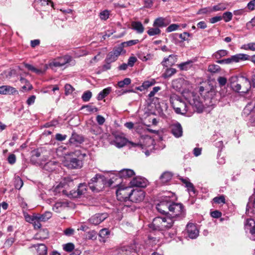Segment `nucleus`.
<instances>
[{
  "label": "nucleus",
  "instance_id": "34",
  "mask_svg": "<svg viewBox=\"0 0 255 255\" xmlns=\"http://www.w3.org/2000/svg\"><path fill=\"white\" fill-rule=\"evenodd\" d=\"M34 248L37 247L36 250L38 255H46L47 248L44 244H39L37 246H33Z\"/></svg>",
  "mask_w": 255,
  "mask_h": 255
},
{
  "label": "nucleus",
  "instance_id": "44",
  "mask_svg": "<svg viewBox=\"0 0 255 255\" xmlns=\"http://www.w3.org/2000/svg\"><path fill=\"white\" fill-rule=\"evenodd\" d=\"M35 3L40 6H44L46 5H48L49 2L51 4V6L53 7L54 4L52 1L51 0H35Z\"/></svg>",
  "mask_w": 255,
  "mask_h": 255
},
{
  "label": "nucleus",
  "instance_id": "37",
  "mask_svg": "<svg viewBox=\"0 0 255 255\" xmlns=\"http://www.w3.org/2000/svg\"><path fill=\"white\" fill-rule=\"evenodd\" d=\"M228 52L226 50H220L214 53L213 57L218 60L223 57L228 55Z\"/></svg>",
  "mask_w": 255,
  "mask_h": 255
},
{
  "label": "nucleus",
  "instance_id": "35",
  "mask_svg": "<svg viewBox=\"0 0 255 255\" xmlns=\"http://www.w3.org/2000/svg\"><path fill=\"white\" fill-rule=\"evenodd\" d=\"M58 163L55 161L49 160L46 162L44 165V168L49 171L54 170Z\"/></svg>",
  "mask_w": 255,
  "mask_h": 255
},
{
  "label": "nucleus",
  "instance_id": "42",
  "mask_svg": "<svg viewBox=\"0 0 255 255\" xmlns=\"http://www.w3.org/2000/svg\"><path fill=\"white\" fill-rule=\"evenodd\" d=\"M36 238L45 239L48 237V231L47 229L40 230L36 235Z\"/></svg>",
  "mask_w": 255,
  "mask_h": 255
},
{
  "label": "nucleus",
  "instance_id": "10",
  "mask_svg": "<svg viewBox=\"0 0 255 255\" xmlns=\"http://www.w3.org/2000/svg\"><path fill=\"white\" fill-rule=\"evenodd\" d=\"M70 61L71 57L69 56L66 55L63 57H59L50 62L47 65L48 68H50L54 70L55 67H62Z\"/></svg>",
  "mask_w": 255,
  "mask_h": 255
},
{
  "label": "nucleus",
  "instance_id": "18",
  "mask_svg": "<svg viewBox=\"0 0 255 255\" xmlns=\"http://www.w3.org/2000/svg\"><path fill=\"white\" fill-rule=\"evenodd\" d=\"M105 180L104 176H101L94 185H90V189L94 192H99L104 187Z\"/></svg>",
  "mask_w": 255,
  "mask_h": 255
},
{
  "label": "nucleus",
  "instance_id": "9",
  "mask_svg": "<svg viewBox=\"0 0 255 255\" xmlns=\"http://www.w3.org/2000/svg\"><path fill=\"white\" fill-rule=\"evenodd\" d=\"M132 189L130 187H120L117 190V199L121 201L130 199Z\"/></svg>",
  "mask_w": 255,
  "mask_h": 255
},
{
  "label": "nucleus",
  "instance_id": "16",
  "mask_svg": "<svg viewBox=\"0 0 255 255\" xmlns=\"http://www.w3.org/2000/svg\"><path fill=\"white\" fill-rule=\"evenodd\" d=\"M188 236L191 239H195L199 235V231L196 226L193 223H189L186 226Z\"/></svg>",
  "mask_w": 255,
  "mask_h": 255
},
{
  "label": "nucleus",
  "instance_id": "32",
  "mask_svg": "<svg viewBox=\"0 0 255 255\" xmlns=\"http://www.w3.org/2000/svg\"><path fill=\"white\" fill-rule=\"evenodd\" d=\"M155 82L153 79L145 81L141 86L137 87L136 89L140 91H142L145 89H147L149 87L152 86L155 84Z\"/></svg>",
  "mask_w": 255,
  "mask_h": 255
},
{
  "label": "nucleus",
  "instance_id": "17",
  "mask_svg": "<svg viewBox=\"0 0 255 255\" xmlns=\"http://www.w3.org/2000/svg\"><path fill=\"white\" fill-rule=\"evenodd\" d=\"M86 185L80 184L76 191H70V195L73 198H79L86 193Z\"/></svg>",
  "mask_w": 255,
  "mask_h": 255
},
{
  "label": "nucleus",
  "instance_id": "41",
  "mask_svg": "<svg viewBox=\"0 0 255 255\" xmlns=\"http://www.w3.org/2000/svg\"><path fill=\"white\" fill-rule=\"evenodd\" d=\"M147 33L149 36H154L159 35L161 33V30L157 27H151L149 28Z\"/></svg>",
  "mask_w": 255,
  "mask_h": 255
},
{
  "label": "nucleus",
  "instance_id": "50",
  "mask_svg": "<svg viewBox=\"0 0 255 255\" xmlns=\"http://www.w3.org/2000/svg\"><path fill=\"white\" fill-rule=\"evenodd\" d=\"M242 48L246 50H250L255 51V42H252L247 44H244L242 46Z\"/></svg>",
  "mask_w": 255,
  "mask_h": 255
},
{
  "label": "nucleus",
  "instance_id": "23",
  "mask_svg": "<svg viewBox=\"0 0 255 255\" xmlns=\"http://www.w3.org/2000/svg\"><path fill=\"white\" fill-rule=\"evenodd\" d=\"M177 61V57L176 55H170L168 57L165 58L162 62V65L168 67L173 65Z\"/></svg>",
  "mask_w": 255,
  "mask_h": 255
},
{
  "label": "nucleus",
  "instance_id": "59",
  "mask_svg": "<svg viewBox=\"0 0 255 255\" xmlns=\"http://www.w3.org/2000/svg\"><path fill=\"white\" fill-rule=\"evenodd\" d=\"M74 249V245L73 243H67L63 245V249L64 251L71 252Z\"/></svg>",
  "mask_w": 255,
  "mask_h": 255
},
{
  "label": "nucleus",
  "instance_id": "8",
  "mask_svg": "<svg viewBox=\"0 0 255 255\" xmlns=\"http://www.w3.org/2000/svg\"><path fill=\"white\" fill-rule=\"evenodd\" d=\"M163 198L157 205V210L162 214L168 213L169 211V206L171 205L172 202L170 200V195H165Z\"/></svg>",
  "mask_w": 255,
  "mask_h": 255
},
{
  "label": "nucleus",
  "instance_id": "26",
  "mask_svg": "<svg viewBox=\"0 0 255 255\" xmlns=\"http://www.w3.org/2000/svg\"><path fill=\"white\" fill-rule=\"evenodd\" d=\"M231 59L232 63H237L241 61L249 60L250 56L246 54L240 53L232 56Z\"/></svg>",
  "mask_w": 255,
  "mask_h": 255
},
{
  "label": "nucleus",
  "instance_id": "40",
  "mask_svg": "<svg viewBox=\"0 0 255 255\" xmlns=\"http://www.w3.org/2000/svg\"><path fill=\"white\" fill-rule=\"evenodd\" d=\"M177 71L175 68H167L163 74V77L168 78L171 77L176 73Z\"/></svg>",
  "mask_w": 255,
  "mask_h": 255
},
{
  "label": "nucleus",
  "instance_id": "56",
  "mask_svg": "<svg viewBox=\"0 0 255 255\" xmlns=\"http://www.w3.org/2000/svg\"><path fill=\"white\" fill-rule=\"evenodd\" d=\"M139 42L138 39L130 40L127 42L122 43V44L124 47L125 46H130L133 45H135Z\"/></svg>",
  "mask_w": 255,
  "mask_h": 255
},
{
  "label": "nucleus",
  "instance_id": "64",
  "mask_svg": "<svg viewBox=\"0 0 255 255\" xmlns=\"http://www.w3.org/2000/svg\"><path fill=\"white\" fill-rule=\"evenodd\" d=\"M190 34L188 32H185L179 35V37L182 41H186L188 40V37L190 36Z\"/></svg>",
  "mask_w": 255,
  "mask_h": 255
},
{
  "label": "nucleus",
  "instance_id": "21",
  "mask_svg": "<svg viewBox=\"0 0 255 255\" xmlns=\"http://www.w3.org/2000/svg\"><path fill=\"white\" fill-rule=\"evenodd\" d=\"M171 129L172 133L175 137H179L182 135V128L179 123H177L171 125Z\"/></svg>",
  "mask_w": 255,
  "mask_h": 255
},
{
  "label": "nucleus",
  "instance_id": "31",
  "mask_svg": "<svg viewBox=\"0 0 255 255\" xmlns=\"http://www.w3.org/2000/svg\"><path fill=\"white\" fill-rule=\"evenodd\" d=\"M162 219H164V224L163 225H165L164 230H166L170 229L173 225L174 219L168 216L162 217Z\"/></svg>",
  "mask_w": 255,
  "mask_h": 255
},
{
  "label": "nucleus",
  "instance_id": "60",
  "mask_svg": "<svg viewBox=\"0 0 255 255\" xmlns=\"http://www.w3.org/2000/svg\"><path fill=\"white\" fill-rule=\"evenodd\" d=\"M110 235V231L106 228L103 229L99 232V236L103 238L107 237Z\"/></svg>",
  "mask_w": 255,
  "mask_h": 255
},
{
  "label": "nucleus",
  "instance_id": "36",
  "mask_svg": "<svg viewBox=\"0 0 255 255\" xmlns=\"http://www.w3.org/2000/svg\"><path fill=\"white\" fill-rule=\"evenodd\" d=\"M111 88L108 87L102 90L99 94L97 97L98 100H102L106 97L111 91Z\"/></svg>",
  "mask_w": 255,
  "mask_h": 255
},
{
  "label": "nucleus",
  "instance_id": "27",
  "mask_svg": "<svg viewBox=\"0 0 255 255\" xmlns=\"http://www.w3.org/2000/svg\"><path fill=\"white\" fill-rule=\"evenodd\" d=\"M134 174L133 170L130 169H123L118 173V176L120 178H127L131 177Z\"/></svg>",
  "mask_w": 255,
  "mask_h": 255
},
{
  "label": "nucleus",
  "instance_id": "38",
  "mask_svg": "<svg viewBox=\"0 0 255 255\" xmlns=\"http://www.w3.org/2000/svg\"><path fill=\"white\" fill-rule=\"evenodd\" d=\"M123 48L124 46L121 43L118 46L115 47L112 52L115 56L118 57L123 52H125V51H124Z\"/></svg>",
  "mask_w": 255,
  "mask_h": 255
},
{
  "label": "nucleus",
  "instance_id": "30",
  "mask_svg": "<svg viewBox=\"0 0 255 255\" xmlns=\"http://www.w3.org/2000/svg\"><path fill=\"white\" fill-rule=\"evenodd\" d=\"M134 245L123 246L121 248V252L126 255H130L132 253L135 252Z\"/></svg>",
  "mask_w": 255,
  "mask_h": 255
},
{
  "label": "nucleus",
  "instance_id": "43",
  "mask_svg": "<svg viewBox=\"0 0 255 255\" xmlns=\"http://www.w3.org/2000/svg\"><path fill=\"white\" fill-rule=\"evenodd\" d=\"M192 61H186L178 65V67L181 70H187L192 66Z\"/></svg>",
  "mask_w": 255,
  "mask_h": 255
},
{
  "label": "nucleus",
  "instance_id": "7",
  "mask_svg": "<svg viewBox=\"0 0 255 255\" xmlns=\"http://www.w3.org/2000/svg\"><path fill=\"white\" fill-rule=\"evenodd\" d=\"M169 212L171 213V218H173V219L178 217H183L185 215L183 206L180 203L172 202L171 205L169 206Z\"/></svg>",
  "mask_w": 255,
  "mask_h": 255
},
{
  "label": "nucleus",
  "instance_id": "57",
  "mask_svg": "<svg viewBox=\"0 0 255 255\" xmlns=\"http://www.w3.org/2000/svg\"><path fill=\"white\" fill-rule=\"evenodd\" d=\"M110 14V11L108 10H105L101 11L100 13V17L102 20H107L109 17Z\"/></svg>",
  "mask_w": 255,
  "mask_h": 255
},
{
  "label": "nucleus",
  "instance_id": "61",
  "mask_svg": "<svg viewBox=\"0 0 255 255\" xmlns=\"http://www.w3.org/2000/svg\"><path fill=\"white\" fill-rule=\"evenodd\" d=\"M232 16L233 15L231 12H226L223 14V16H222V17L226 22H228L232 19Z\"/></svg>",
  "mask_w": 255,
  "mask_h": 255
},
{
  "label": "nucleus",
  "instance_id": "51",
  "mask_svg": "<svg viewBox=\"0 0 255 255\" xmlns=\"http://www.w3.org/2000/svg\"><path fill=\"white\" fill-rule=\"evenodd\" d=\"M219 66L215 64H211L208 66V70L211 73H216L220 71Z\"/></svg>",
  "mask_w": 255,
  "mask_h": 255
},
{
  "label": "nucleus",
  "instance_id": "25",
  "mask_svg": "<svg viewBox=\"0 0 255 255\" xmlns=\"http://www.w3.org/2000/svg\"><path fill=\"white\" fill-rule=\"evenodd\" d=\"M68 203L65 201H58L56 202L53 206V210L57 213L63 211L65 208L68 207Z\"/></svg>",
  "mask_w": 255,
  "mask_h": 255
},
{
  "label": "nucleus",
  "instance_id": "5",
  "mask_svg": "<svg viewBox=\"0 0 255 255\" xmlns=\"http://www.w3.org/2000/svg\"><path fill=\"white\" fill-rule=\"evenodd\" d=\"M74 185V182L70 177H64L58 184L54 187L53 191L56 193L62 192L64 194H67V190L73 187Z\"/></svg>",
  "mask_w": 255,
  "mask_h": 255
},
{
  "label": "nucleus",
  "instance_id": "33",
  "mask_svg": "<svg viewBox=\"0 0 255 255\" xmlns=\"http://www.w3.org/2000/svg\"><path fill=\"white\" fill-rule=\"evenodd\" d=\"M172 177V174L170 172H164L160 177V180L163 183H166Z\"/></svg>",
  "mask_w": 255,
  "mask_h": 255
},
{
  "label": "nucleus",
  "instance_id": "6",
  "mask_svg": "<svg viewBox=\"0 0 255 255\" xmlns=\"http://www.w3.org/2000/svg\"><path fill=\"white\" fill-rule=\"evenodd\" d=\"M233 89L239 93H247L251 88L250 81L246 78L242 77L239 83H233Z\"/></svg>",
  "mask_w": 255,
  "mask_h": 255
},
{
  "label": "nucleus",
  "instance_id": "19",
  "mask_svg": "<svg viewBox=\"0 0 255 255\" xmlns=\"http://www.w3.org/2000/svg\"><path fill=\"white\" fill-rule=\"evenodd\" d=\"M18 93L17 90L13 87L8 85L0 86V94L1 95H14Z\"/></svg>",
  "mask_w": 255,
  "mask_h": 255
},
{
  "label": "nucleus",
  "instance_id": "1",
  "mask_svg": "<svg viewBox=\"0 0 255 255\" xmlns=\"http://www.w3.org/2000/svg\"><path fill=\"white\" fill-rule=\"evenodd\" d=\"M172 87L177 91H182L183 96L190 104L198 113H201L204 109V105L199 96L194 92L187 90L190 87L189 81L183 78H178L172 82Z\"/></svg>",
  "mask_w": 255,
  "mask_h": 255
},
{
  "label": "nucleus",
  "instance_id": "28",
  "mask_svg": "<svg viewBox=\"0 0 255 255\" xmlns=\"http://www.w3.org/2000/svg\"><path fill=\"white\" fill-rule=\"evenodd\" d=\"M169 23L167 20L163 17H158L154 20L153 22V26L159 27H165Z\"/></svg>",
  "mask_w": 255,
  "mask_h": 255
},
{
  "label": "nucleus",
  "instance_id": "15",
  "mask_svg": "<svg viewBox=\"0 0 255 255\" xmlns=\"http://www.w3.org/2000/svg\"><path fill=\"white\" fill-rule=\"evenodd\" d=\"M130 184L131 186L144 188L147 184V180L143 177L136 176L131 180Z\"/></svg>",
  "mask_w": 255,
  "mask_h": 255
},
{
  "label": "nucleus",
  "instance_id": "55",
  "mask_svg": "<svg viewBox=\"0 0 255 255\" xmlns=\"http://www.w3.org/2000/svg\"><path fill=\"white\" fill-rule=\"evenodd\" d=\"M92 97V92L90 91H87L84 92L82 96V99L84 102H88L90 100Z\"/></svg>",
  "mask_w": 255,
  "mask_h": 255
},
{
  "label": "nucleus",
  "instance_id": "52",
  "mask_svg": "<svg viewBox=\"0 0 255 255\" xmlns=\"http://www.w3.org/2000/svg\"><path fill=\"white\" fill-rule=\"evenodd\" d=\"M212 8V12L213 11H220L223 10L226 8V6L225 4L219 3L216 5H214Z\"/></svg>",
  "mask_w": 255,
  "mask_h": 255
},
{
  "label": "nucleus",
  "instance_id": "29",
  "mask_svg": "<svg viewBox=\"0 0 255 255\" xmlns=\"http://www.w3.org/2000/svg\"><path fill=\"white\" fill-rule=\"evenodd\" d=\"M132 28L137 33L141 34L144 31V28L139 21H132L131 24Z\"/></svg>",
  "mask_w": 255,
  "mask_h": 255
},
{
  "label": "nucleus",
  "instance_id": "39",
  "mask_svg": "<svg viewBox=\"0 0 255 255\" xmlns=\"http://www.w3.org/2000/svg\"><path fill=\"white\" fill-rule=\"evenodd\" d=\"M39 217L38 219H40L42 222H46L52 217V213L50 212H45L44 214H36Z\"/></svg>",
  "mask_w": 255,
  "mask_h": 255
},
{
  "label": "nucleus",
  "instance_id": "58",
  "mask_svg": "<svg viewBox=\"0 0 255 255\" xmlns=\"http://www.w3.org/2000/svg\"><path fill=\"white\" fill-rule=\"evenodd\" d=\"M65 94L66 95L71 94L73 92L74 89V88L70 84H67L65 85Z\"/></svg>",
  "mask_w": 255,
  "mask_h": 255
},
{
  "label": "nucleus",
  "instance_id": "49",
  "mask_svg": "<svg viewBox=\"0 0 255 255\" xmlns=\"http://www.w3.org/2000/svg\"><path fill=\"white\" fill-rule=\"evenodd\" d=\"M39 217L36 215V216L35 218H34V221L32 223L34 228L35 229H39L41 228V224L40 223V222H42L40 219H38Z\"/></svg>",
  "mask_w": 255,
  "mask_h": 255
},
{
  "label": "nucleus",
  "instance_id": "2",
  "mask_svg": "<svg viewBox=\"0 0 255 255\" xmlns=\"http://www.w3.org/2000/svg\"><path fill=\"white\" fill-rule=\"evenodd\" d=\"M86 156L85 153L80 150L66 154L63 157L62 162L64 166L69 169H80L83 165V159Z\"/></svg>",
  "mask_w": 255,
  "mask_h": 255
},
{
  "label": "nucleus",
  "instance_id": "47",
  "mask_svg": "<svg viewBox=\"0 0 255 255\" xmlns=\"http://www.w3.org/2000/svg\"><path fill=\"white\" fill-rule=\"evenodd\" d=\"M131 83V80L129 78H126L123 81H119L118 85L120 88L124 87L126 85H128Z\"/></svg>",
  "mask_w": 255,
  "mask_h": 255
},
{
  "label": "nucleus",
  "instance_id": "46",
  "mask_svg": "<svg viewBox=\"0 0 255 255\" xmlns=\"http://www.w3.org/2000/svg\"><path fill=\"white\" fill-rule=\"evenodd\" d=\"M118 57L114 55L112 52L107 55L106 61L108 63H112L117 60Z\"/></svg>",
  "mask_w": 255,
  "mask_h": 255
},
{
  "label": "nucleus",
  "instance_id": "13",
  "mask_svg": "<svg viewBox=\"0 0 255 255\" xmlns=\"http://www.w3.org/2000/svg\"><path fill=\"white\" fill-rule=\"evenodd\" d=\"M128 142V140L125 137L123 134H117L115 136V138L111 142L112 144L115 145L118 148H121L124 146Z\"/></svg>",
  "mask_w": 255,
  "mask_h": 255
},
{
  "label": "nucleus",
  "instance_id": "20",
  "mask_svg": "<svg viewBox=\"0 0 255 255\" xmlns=\"http://www.w3.org/2000/svg\"><path fill=\"white\" fill-rule=\"evenodd\" d=\"M164 219H162V217H157L155 218L152 221V226L153 228L156 230L162 231L164 230L165 225H163L164 224Z\"/></svg>",
  "mask_w": 255,
  "mask_h": 255
},
{
  "label": "nucleus",
  "instance_id": "48",
  "mask_svg": "<svg viewBox=\"0 0 255 255\" xmlns=\"http://www.w3.org/2000/svg\"><path fill=\"white\" fill-rule=\"evenodd\" d=\"M51 153L50 151H45L42 153V157L41 160L43 161H49L51 160Z\"/></svg>",
  "mask_w": 255,
  "mask_h": 255
},
{
  "label": "nucleus",
  "instance_id": "24",
  "mask_svg": "<svg viewBox=\"0 0 255 255\" xmlns=\"http://www.w3.org/2000/svg\"><path fill=\"white\" fill-rule=\"evenodd\" d=\"M25 67L27 68L28 70L39 75L43 74L48 69L47 64H45L43 66V67L41 69H37L32 65L28 64H25Z\"/></svg>",
  "mask_w": 255,
  "mask_h": 255
},
{
  "label": "nucleus",
  "instance_id": "62",
  "mask_svg": "<svg viewBox=\"0 0 255 255\" xmlns=\"http://www.w3.org/2000/svg\"><path fill=\"white\" fill-rule=\"evenodd\" d=\"M179 25L177 24H172L170 25L166 29V31L167 32H170L175 31L178 29Z\"/></svg>",
  "mask_w": 255,
  "mask_h": 255
},
{
  "label": "nucleus",
  "instance_id": "54",
  "mask_svg": "<svg viewBox=\"0 0 255 255\" xmlns=\"http://www.w3.org/2000/svg\"><path fill=\"white\" fill-rule=\"evenodd\" d=\"M213 200L216 204L225 203V198L224 195L215 197Z\"/></svg>",
  "mask_w": 255,
  "mask_h": 255
},
{
  "label": "nucleus",
  "instance_id": "22",
  "mask_svg": "<svg viewBox=\"0 0 255 255\" xmlns=\"http://www.w3.org/2000/svg\"><path fill=\"white\" fill-rule=\"evenodd\" d=\"M84 141L83 137L76 133H73L71 137L69 139V143L70 144L77 146Z\"/></svg>",
  "mask_w": 255,
  "mask_h": 255
},
{
  "label": "nucleus",
  "instance_id": "3",
  "mask_svg": "<svg viewBox=\"0 0 255 255\" xmlns=\"http://www.w3.org/2000/svg\"><path fill=\"white\" fill-rule=\"evenodd\" d=\"M170 102L175 112L178 114L185 115L190 111L189 107L176 94H172L170 98Z\"/></svg>",
  "mask_w": 255,
  "mask_h": 255
},
{
  "label": "nucleus",
  "instance_id": "12",
  "mask_svg": "<svg viewBox=\"0 0 255 255\" xmlns=\"http://www.w3.org/2000/svg\"><path fill=\"white\" fill-rule=\"evenodd\" d=\"M245 230L247 233L249 232L254 237L253 240H255V221L252 219H248L245 223Z\"/></svg>",
  "mask_w": 255,
  "mask_h": 255
},
{
  "label": "nucleus",
  "instance_id": "11",
  "mask_svg": "<svg viewBox=\"0 0 255 255\" xmlns=\"http://www.w3.org/2000/svg\"><path fill=\"white\" fill-rule=\"evenodd\" d=\"M145 197V193L142 190H131L130 200L133 202H141L143 200Z\"/></svg>",
  "mask_w": 255,
  "mask_h": 255
},
{
  "label": "nucleus",
  "instance_id": "53",
  "mask_svg": "<svg viewBox=\"0 0 255 255\" xmlns=\"http://www.w3.org/2000/svg\"><path fill=\"white\" fill-rule=\"evenodd\" d=\"M23 181L19 177L15 178L14 186L16 189H20L23 186Z\"/></svg>",
  "mask_w": 255,
  "mask_h": 255
},
{
  "label": "nucleus",
  "instance_id": "63",
  "mask_svg": "<svg viewBox=\"0 0 255 255\" xmlns=\"http://www.w3.org/2000/svg\"><path fill=\"white\" fill-rule=\"evenodd\" d=\"M217 62L220 64H229L232 63L231 57L227 59L219 60Z\"/></svg>",
  "mask_w": 255,
  "mask_h": 255
},
{
  "label": "nucleus",
  "instance_id": "45",
  "mask_svg": "<svg viewBox=\"0 0 255 255\" xmlns=\"http://www.w3.org/2000/svg\"><path fill=\"white\" fill-rule=\"evenodd\" d=\"M183 182L185 184L189 192H192L193 193H195V189L192 183L186 179L183 180Z\"/></svg>",
  "mask_w": 255,
  "mask_h": 255
},
{
  "label": "nucleus",
  "instance_id": "4",
  "mask_svg": "<svg viewBox=\"0 0 255 255\" xmlns=\"http://www.w3.org/2000/svg\"><path fill=\"white\" fill-rule=\"evenodd\" d=\"M129 143L132 146H138L143 149L146 156H148L154 148V140L151 137L145 135L142 136L140 138L139 143H135L129 141Z\"/></svg>",
  "mask_w": 255,
  "mask_h": 255
},
{
  "label": "nucleus",
  "instance_id": "14",
  "mask_svg": "<svg viewBox=\"0 0 255 255\" xmlns=\"http://www.w3.org/2000/svg\"><path fill=\"white\" fill-rule=\"evenodd\" d=\"M108 217L106 213L96 214L92 216L89 219V222L94 225H98L104 221Z\"/></svg>",
  "mask_w": 255,
  "mask_h": 255
}]
</instances>
